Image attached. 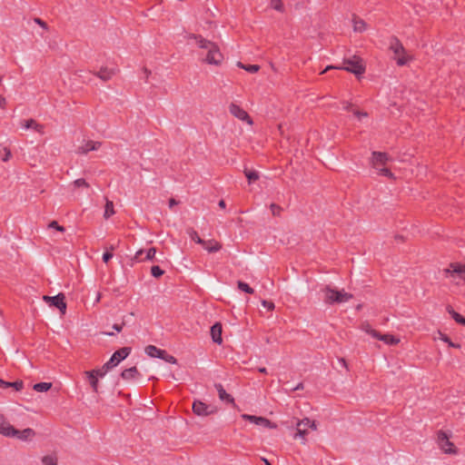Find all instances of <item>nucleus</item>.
Segmentation results:
<instances>
[{"instance_id":"1","label":"nucleus","mask_w":465,"mask_h":465,"mask_svg":"<svg viewBox=\"0 0 465 465\" xmlns=\"http://www.w3.org/2000/svg\"><path fill=\"white\" fill-rule=\"evenodd\" d=\"M190 37L195 40L199 48L207 51L203 60L205 63L214 65H220L223 63V55L215 43L203 38L202 35H192Z\"/></svg>"},{"instance_id":"2","label":"nucleus","mask_w":465,"mask_h":465,"mask_svg":"<svg viewBox=\"0 0 465 465\" xmlns=\"http://www.w3.org/2000/svg\"><path fill=\"white\" fill-rule=\"evenodd\" d=\"M343 64L344 66L328 65L321 74H325L327 71L331 69H342L359 76L365 72V66L362 64V60L361 57L357 55H354L349 59H344Z\"/></svg>"},{"instance_id":"3","label":"nucleus","mask_w":465,"mask_h":465,"mask_svg":"<svg viewBox=\"0 0 465 465\" xmlns=\"http://www.w3.org/2000/svg\"><path fill=\"white\" fill-rule=\"evenodd\" d=\"M390 50L393 52L394 59L400 66L405 65L408 62L412 60V57L407 54L404 46L396 36L391 38Z\"/></svg>"},{"instance_id":"4","label":"nucleus","mask_w":465,"mask_h":465,"mask_svg":"<svg viewBox=\"0 0 465 465\" xmlns=\"http://www.w3.org/2000/svg\"><path fill=\"white\" fill-rule=\"evenodd\" d=\"M324 302L328 304L346 302L352 299V294L326 286L322 289Z\"/></svg>"},{"instance_id":"5","label":"nucleus","mask_w":465,"mask_h":465,"mask_svg":"<svg viewBox=\"0 0 465 465\" xmlns=\"http://www.w3.org/2000/svg\"><path fill=\"white\" fill-rule=\"evenodd\" d=\"M308 428H311L312 430H316V422L314 420H311L309 418H304L296 424L297 432L295 434V438L300 437L302 440L303 444L306 441L305 436L308 433Z\"/></svg>"},{"instance_id":"6","label":"nucleus","mask_w":465,"mask_h":465,"mask_svg":"<svg viewBox=\"0 0 465 465\" xmlns=\"http://www.w3.org/2000/svg\"><path fill=\"white\" fill-rule=\"evenodd\" d=\"M145 352L150 357L159 358L169 363L175 364L177 362L176 359L173 355L168 354L164 350L158 349L154 345L146 346Z\"/></svg>"},{"instance_id":"7","label":"nucleus","mask_w":465,"mask_h":465,"mask_svg":"<svg viewBox=\"0 0 465 465\" xmlns=\"http://www.w3.org/2000/svg\"><path fill=\"white\" fill-rule=\"evenodd\" d=\"M131 352L130 347H123L114 352L108 361L105 362L106 369H113L116 367L123 360L127 358Z\"/></svg>"},{"instance_id":"8","label":"nucleus","mask_w":465,"mask_h":465,"mask_svg":"<svg viewBox=\"0 0 465 465\" xmlns=\"http://www.w3.org/2000/svg\"><path fill=\"white\" fill-rule=\"evenodd\" d=\"M437 440L439 447L443 452L448 454H455L457 452L454 444L449 440L448 435L444 431L440 430L438 432Z\"/></svg>"},{"instance_id":"9","label":"nucleus","mask_w":465,"mask_h":465,"mask_svg":"<svg viewBox=\"0 0 465 465\" xmlns=\"http://www.w3.org/2000/svg\"><path fill=\"white\" fill-rule=\"evenodd\" d=\"M43 300L49 303L51 306L56 307L62 314L65 313L66 311V302H65V296L64 293H58L55 296H47L44 295Z\"/></svg>"},{"instance_id":"10","label":"nucleus","mask_w":465,"mask_h":465,"mask_svg":"<svg viewBox=\"0 0 465 465\" xmlns=\"http://www.w3.org/2000/svg\"><path fill=\"white\" fill-rule=\"evenodd\" d=\"M229 112L232 115L242 122L247 123L249 125L253 124V121L249 114L238 104L234 103L230 104Z\"/></svg>"},{"instance_id":"11","label":"nucleus","mask_w":465,"mask_h":465,"mask_svg":"<svg viewBox=\"0 0 465 465\" xmlns=\"http://www.w3.org/2000/svg\"><path fill=\"white\" fill-rule=\"evenodd\" d=\"M447 277L460 278L465 281V263L451 262L450 266L443 270Z\"/></svg>"},{"instance_id":"12","label":"nucleus","mask_w":465,"mask_h":465,"mask_svg":"<svg viewBox=\"0 0 465 465\" xmlns=\"http://www.w3.org/2000/svg\"><path fill=\"white\" fill-rule=\"evenodd\" d=\"M8 429L9 431L6 437L16 438L21 440H31L35 436V431L30 428L19 430L12 426Z\"/></svg>"},{"instance_id":"13","label":"nucleus","mask_w":465,"mask_h":465,"mask_svg":"<svg viewBox=\"0 0 465 465\" xmlns=\"http://www.w3.org/2000/svg\"><path fill=\"white\" fill-rule=\"evenodd\" d=\"M193 411L198 416H208L215 413L217 409L212 405H207L201 401H195L193 404Z\"/></svg>"},{"instance_id":"14","label":"nucleus","mask_w":465,"mask_h":465,"mask_svg":"<svg viewBox=\"0 0 465 465\" xmlns=\"http://www.w3.org/2000/svg\"><path fill=\"white\" fill-rule=\"evenodd\" d=\"M242 418L245 420H249L252 423H255L256 425L263 426L266 428H272V429L276 428V424L272 423L271 420H269L268 419L263 418V417H257V416L250 415V414H242Z\"/></svg>"},{"instance_id":"15","label":"nucleus","mask_w":465,"mask_h":465,"mask_svg":"<svg viewBox=\"0 0 465 465\" xmlns=\"http://www.w3.org/2000/svg\"><path fill=\"white\" fill-rule=\"evenodd\" d=\"M102 145L101 142L97 141H88L85 143V144L79 146L77 148V153L80 154H86L91 151H96L98 150Z\"/></svg>"},{"instance_id":"16","label":"nucleus","mask_w":465,"mask_h":465,"mask_svg":"<svg viewBox=\"0 0 465 465\" xmlns=\"http://www.w3.org/2000/svg\"><path fill=\"white\" fill-rule=\"evenodd\" d=\"M389 160V155L386 153L373 152L372 153V165L375 169L383 166Z\"/></svg>"},{"instance_id":"17","label":"nucleus","mask_w":465,"mask_h":465,"mask_svg":"<svg viewBox=\"0 0 465 465\" xmlns=\"http://www.w3.org/2000/svg\"><path fill=\"white\" fill-rule=\"evenodd\" d=\"M222 331H223V328H222V324L220 322H216L215 324H213L212 326L211 336H212L213 342H215L217 344H221L223 342Z\"/></svg>"},{"instance_id":"18","label":"nucleus","mask_w":465,"mask_h":465,"mask_svg":"<svg viewBox=\"0 0 465 465\" xmlns=\"http://www.w3.org/2000/svg\"><path fill=\"white\" fill-rule=\"evenodd\" d=\"M215 389L218 391L219 399L221 401H227L229 403H232V405H235L234 399L232 397V395L225 391L222 384H215Z\"/></svg>"},{"instance_id":"19","label":"nucleus","mask_w":465,"mask_h":465,"mask_svg":"<svg viewBox=\"0 0 465 465\" xmlns=\"http://www.w3.org/2000/svg\"><path fill=\"white\" fill-rule=\"evenodd\" d=\"M115 70L114 69H109L107 67H102L98 72L94 73V74L100 78L101 80L106 82L108 80H110L113 75L115 74Z\"/></svg>"},{"instance_id":"20","label":"nucleus","mask_w":465,"mask_h":465,"mask_svg":"<svg viewBox=\"0 0 465 465\" xmlns=\"http://www.w3.org/2000/svg\"><path fill=\"white\" fill-rule=\"evenodd\" d=\"M139 376L140 372L135 366L131 367L129 369H125L121 373V377L125 381L136 379Z\"/></svg>"},{"instance_id":"21","label":"nucleus","mask_w":465,"mask_h":465,"mask_svg":"<svg viewBox=\"0 0 465 465\" xmlns=\"http://www.w3.org/2000/svg\"><path fill=\"white\" fill-rule=\"evenodd\" d=\"M375 339L382 341L383 342L389 345H396L400 342V339L394 337L393 335L381 334V332H378V336Z\"/></svg>"},{"instance_id":"22","label":"nucleus","mask_w":465,"mask_h":465,"mask_svg":"<svg viewBox=\"0 0 465 465\" xmlns=\"http://www.w3.org/2000/svg\"><path fill=\"white\" fill-rule=\"evenodd\" d=\"M208 252H216L222 249V244L215 240L205 241V245H202Z\"/></svg>"},{"instance_id":"23","label":"nucleus","mask_w":465,"mask_h":465,"mask_svg":"<svg viewBox=\"0 0 465 465\" xmlns=\"http://www.w3.org/2000/svg\"><path fill=\"white\" fill-rule=\"evenodd\" d=\"M0 388H14L16 391H19L24 388V382L22 381L10 382L0 380Z\"/></svg>"},{"instance_id":"24","label":"nucleus","mask_w":465,"mask_h":465,"mask_svg":"<svg viewBox=\"0 0 465 465\" xmlns=\"http://www.w3.org/2000/svg\"><path fill=\"white\" fill-rule=\"evenodd\" d=\"M24 126L25 128L26 129H29V128H33L34 130H35L38 134H44V125L38 124L36 121H35L34 119H29V120H26L24 124Z\"/></svg>"},{"instance_id":"25","label":"nucleus","mask_w":465,"mask_h":465,"mask_svg":"<svg viewBox=\"0 0 465 465\" xmlns=\"http://www.w3.org/2000/svg\"><path fill=\"white\" fill-rule=\"evenodd\" d=\"M353 30L357 33H362L367 29V24L361 18L353 16Z\"/></svg>"},{"instance_id":"26","label":"nucleus","mask_w":465,"mask_h":465,"mask_svg":"<svg viewBox=\"0 0 465 465\" xmlns=\"http://www.w3.org/2000/svg\"><path fill=\"white\" fill-rule=\"evenodd\" d=\"M84 375L88 379L93 391L98 392V377L89 371H84Z\"/></svg>"},{"instance_id":"27","label":"nucleus","mask_w":465,"mask_h":465,"mask_svg":"<svg viewBox=\"0 0 465 465\" xmlns=\"http://www.w3.org/2000/svg\"><path fill=\"white\" fill-rule=\"evenodd\" d=\"M12 425L5 420V416L0 413V434L8 435L9 429Z\"/></svg>"},{"instance_id":"28","label":"nucleus","mask_w":465,"mask_h":465,"mask_svg":"<svg viewBox=\"0 0 465 465\" xmlns=\"http://www.w3.org/2000/svg\"><path fill=\"white\" fill-rule=\"evenodd\" d=\"M187 233L188 235L190 236V238L195 242L196 243L198 244H201V245H205V240H203L197 233V232L193 229V228H189L187 229Z\"/></svg>"},{"instance_id":"29","label":"nucleus","mask_w":465,"mask_h":465,"mask_svg":"<svg viewBox=\"0 0 465 465\" xmlns=\"http://www.w3.org/2000/svg\"><path fill=\"white\" fill-rule=\"evenodd\" d=\"M114 203L108 199H106L105 206H104V219L110 218L112 215L114 214Z\"/></svg>"},{"instance_id":"30","label":"nucleus","mask_w":465,"mask_h":465,"mask_svg":"<svg viewBox=\"0 0 465 465\" xmlns=\"http://www.w3.org/2000/svg\"><path fill=\"white\" fill-rule=\"evenodd\" d=\"M448 312L456 322L465 326V318L462 315L455 312L451 307L448 308Z\"/></svg>"},{"instance_id":"31","label":"nucleus","mask_w":465,"mask_h":465,"mask_svg":"<svg viewBox=\"0 0 465 465\" xmlns=\"http://www.w3.org/2000/svg\"><path fill=\"white\" fill-rule=\"evenodd\" d=\"M52 387L51 382H39L34 385V390L38 392H44L50 390Z\"/></svg>"},{"instance_id":"32","label":"nucleus","mask_w":465,"mask_h":465,"mask_svg":"<svg viewBox=\"0 0 465 465\" xmlns=\"http://www.w3.org/2000/svg\"><path fill=\"white\" fill-rule=\"evenodd\" d=\"M237 287L239 290L249 294H252L254 292V290L252 287H250L249 284L242 281L237 282Z\"/></svg>"},{"instance_id":"33","label":"nucleus","mask_w":465,"mask_h":465,"mask_svg":"<svg viewBox=\"0 0 465 465\" xmlns=\"http://www.w3.org/2000/svg\"><path fill=\"white\" fill-rule=\"evenodd\" d=\"M238 66L241 68H243L244 70H246L247 72L252 73V74L257 73L260 70V66L257 64L245 65V64H242L241 62H239Z\"/></svg>"},{"instance_id":"34","label":"nucleus","mask_w":465,"mask_h":465,"mask_svg":"<svg viewBox=\"0 0 465 465\" xmlns=\"http://www.w3.org/2000/svg\"><path fill=\"white\" fill-rule=\"evenodd\" d=\"M244 174L248 179L249 183L257 181L259 179V173L256 171L244 170Z\"/></svg>"},{"instance_id":"35","label":"nucleus","mask_w":465,"mask_h":465,"mask_svg":"<svg viewBox=\"0 0 465 465\" xmlns=\"http://www.w3.org/2000/svg\"><path fill=\"white\" fill-rule=\"evenodd\" d=\"M439 335H440V339L442 341H444V342L448 343V345H449L450 347H452V348H460V345L459 343H454V342H452V341H450V339L446 334H444V333H442V332H439Z\"/></svg>"},{"instance_id":"36","label":"nucleus","mask_w":465,"mask_h":465,"mask_svg":"<svg viewBox=\"0 0 465 465\" xmlns=\"http://www.w3.org/2000/svg\"><path fill=\"white\" fill-rule=\"evenodd\" d=\"M42 462L45 465H57V459L54 455H46L43 457Z\"/></svg>"},{"instance_id":"37","label":"nucleus","mask_w":465,"mask_h":465,"mask_svg":"<svg viewBox=\"0 0 465 465\" xmlns=\"http://www.w3.org/2000/svg\"><path fill=\"white\" fill-rule=\"evenodd\" d=\"M271 6L278 12H284V5L282 0H271Z\"/></svg>"},{"instance_id":"38","label":"nucleus","mask_w":465,"mask_h":465,"mask_svg":"<svg viewBox=\"0 0 465 465\" xmlns=\"http://www.w3.org/2000/svg\"><path fill=\"white\" fill-rule=\"evenodd\" d=\"M376 170H377L378 174H380V175L387 176V177L391 178V179L394 178V175L390 171V169H388V168H386L384 166H380Z\"/></svg>"},{"instance_id":"39","label":"nucleus","mask_w":465,"mask_h":465,"mask_svg":"<svg viewBox=\"0 0 465 465\" xmlns=\"http://www.w3.org/2000/svg\"><path fill=\"white\" fill-rule=\"evenodd\" d=\"M362 330L371 335L373 338H376L378 336V331L372 329L369 323H363L362 324Z\"/></svg>"},{"instance_id":"40","label":"nucleus","mask_w":465,"mask_h":465,"mask_svg":"<svg viewBox=\"0 0 465 465\" xmlns=\"http://www.w3.org/2000/svg\"><path fill=\"white\" fill-rule=\"evenodd\" d=\"M111 369H106L105 368V363L102 366V368L100 369H95V370H92L90 371L91 372L94 373L97 377H101L103 378L106 373L107 371H109Z\"/></svg>"},{"instance_id":"41","label":"nucleus","mask_w":465,"mask_h":465,"mask_svg":"<svg viewBox=\"0 0 465 465\" xmlns=\"http://www.w3.org/2000/svg\"><path fill=\"white\" fill-rule=\"evenodd\" d=\"M151 273L153 277L159 278L164 273V272L158 265H153L151 268Z\"/></svg>"},{"instance_id":"42","label":"nucleus","mask_w":465,"mask_h":465,"mask_svg":"<svg viewBox=\"0 0 465 465\" xmlns=\"http://www.w3.org/2000/svg\"><path fill=\"white\" fill-rule=\"evenodd\" d=\"M270 209L273 216H279L282 211V208L276 203H272Z\"/></svg>"},{"instance_id":"43","label":"nucleus","mask_w":465,"mask_h":465,"mask_svg":"<svg viewBox=\"0 0 465 465\" xmlns=\"http://www.w3.org/2000/svg\"><path fill=\"white\" fill-rule=\"evenodd\" d=\"M74 187H85L89 188V183L83 178L77 179L74 182Z\"/></svg>"},{"instance_id":"44","label":"nucleus","mask_w":465,"mask_h":465,"mask_svg":"<svg viewBox=\"0 0 465 465\" xmlns=\"http://www.w3.org/2000/svg\"><path fill=\"white\" fill-rule=\"evenodd\" d=\"M3 152H4V154L2 157V161L5 163L8 162L12 157V153H11L10 149L7 147H4Z\"/></svg>"},{"instance_id":"45","label":"nucleus","mask_w":465,"mask_h":465,"mask_svg":"<svg viewBox=\"0 0 465 465\" xmlns=\"http://www.w3.org/2000/svg\"><path fill=\"white\" fill-rule=\"evenodd\" d=\"M155 253H156V249L154 247L148 249V251L146 252V256L143 260H147V261L153 260Z\"/></svg>"},{"instance_id":"46","label":"nucleus","mask_w":465,"mask_h":465,"mask_svg":"<svg viewBox=\"0 0 465 465\" xmlns=\"http://www.w3.org/2000/svg\"><path fill=\"white\" fill-rule=\"evenodd\" d=\"M48 227L49 228H53V229H55L57 230L58 232H64L65 231L64 227V226H61L58 224V223L56 221H52L49 224H48Z\"/></svg>"},{"instance_id":"47","label":"nucleus","mask_w":465,"mask_h":465,"mask_svg":"<svg viewBox=\"0 0 465 465\" xmlns=\"http://www.w3.org/2000/svg\"><path fill=\"white\" fill-rule=\"evenodd\" d=\"M262 305L269 311H273L275 308V305L272 302L266 301V300L262 301Z\"/></svg>"},{"instance_id":"48","label":"nucleus","mask_w":465,"mask_h":465,"mask_svg":"<svg viewBox=\"0 0 465 465\" xmlns=\"http://www.w3.org/2000/svg\"><path fill=\"white\" fill-rule=\"evenodd\" d=\"M34 22H35V24H37L38 25H40V26H41L42 28H44L45 30H48V25H47V24H46L44 20H42L41 18H39V17H35V18H34Z\"/></svg>"},{"instance_id":"49","label":"nucleus","mask_w":465,"mask_h":465,"mask_svg":"<svg viewBox=\"0 0 465 465\" xmlns=\"http://www.w3.org/2000/svg\"><path fill=\"white\" fill-rule=\"evenodd\" d=\"M353 114L358 117L359 119H361V117H367L368 116V113L366 112H361L359 110H353L352 111Z\"/></svg>"},{"instance_id":"50","label":"nucleus","mask_w":465,"mask_h":465,"mask_svg":"<svg viewBox=\"0 0 465 465\" xmlns=\"http://www.w3.org/2000/svg\"><path fill=\"white\" fill-rule=\"evenodd\" d=\"M143 250H139L136 252L134 257V260L136 261V262H142L143 261V259L142 258V255L143 254Z\"/></svg>"},{"instance_id":"51","label":"nucleus","mask_w":465,"mask_h":465,"mask_svg":"<svg viewBox=\"0 0 465 465\" xmlns=\"http://www.w3.org/2000/svg\"><path fill=\"white\" fill-rule=\"evenodd\" d=\"M113 257V252H105L103 255V261L104 262H108Z\"/></svg>"},{"instance_id":"52","label":"nucleus","mask_w":465,"mask_h":465,"mask_svg":"<svg viewBox=\"0 0 465 465\" xmlns=\"http://www.w3.org/2000/svg\"><path fill=\"white\" fill-rule=\"evenodd\" d=\"M5 104H6L5 98L0 94V107L5 108Z\"/></svg>"},{"instance_id":"53","label":"nucleus","mask_w":465,"mask_h":465,"mask_svg":"<svg viewBox=\"0 0 465 465\" xmlns=\"http://www.w3.org/2000/svg\"><path fill=\"white\" fill-rule=\"evenodd\" d=\"M343 104H344L343 108L345 110H347V111H353L351 104L345 102V103H343Z\"/></svg>"},{"instance_id":"54","label":"nucleus","mask_w":465,"mask_h":465,"mask_svg":"<svg viewBox=\"0 0 465 465\" xmlns=\"http://www.w3.org/2000/svg\"><path fill=\"white\" fill-rule=\"evenodd\" d=\"M178 202L174 198H171L169 200V207L173 208L174 205H177Z\"/></svg>"},{"instance_id":"55","label":"nucleus","mask_w":465,"mask_h":465,"mask_svg":"<svg viewBox=\"0 0 465 465\" xmlns=\"http://www.w3.org/2000/svg\"><path fill=\"white\" fill-rule=\"evenodd\" d=\"M123 325H124V323H123L122 325H119V324H114V325H113V328H114L116 331L120 332V331H122V329H123Z\"/></svg>"},{"instance_id":"56","label":"nucleus","mask_w":465,"mask_h":465,"mask_svg":"<svg viewBox=\"0 0 465 465\" xmlns=\"http://www.w3.org/2000/svg\"><path fill=\"white\" fill-rule=\"evenodd\" d=\"M303 389V383L302 382H300L295 388H294V391H297V390H302Z\"/></svg>"},{"instance_id":"57","label":"nucleus","mask_w":465,"mask_h":465,"mask_svg":"<svg viewBox=\"0 0 465 465\" xmlns=\"http://www.w3.org/2000/svg\"><path fill=\"white\" fill-rule=\"evenodd\" d=\"M218 204H219V206H220L221 208H225V205H226V204H225V202H224L223 200H221V201L219 202V203H218Z\"/></svg>"},{"instance_id":"58","label":"nucleus","mask_w":465,"mask_h":465,"mask_svg":"<svg viewBox=\"0 0 465 465\" xmlns=\"http://www.w3.org/2000/svg\"><path fill=\"white\" fill-rule=\"evenodd\" d=\"M258 371H259V372H261V373H267V370H266V368H264V367H261V368H259V369H258Z\"/></svg>"},{"instance_id":"59","label":"nucleus","mask_w":465,"mask_h":465,"mask_svg":"<svg viewBox=\"0 0 465 465\" xmlns=\"http://www.w3.org/2000/svg\"><path fill=\"white\" fill-rule=\"evenodd\" d=\"M102 294L100 292L97 293L95 302H99L101 301Z\"/></svg>"},{"instance_id":"60","label":"nucleus","mask_w":465,"mask_h":465,"mask_svg":"<svg viewBox=\"0 0 465 465\" xmlns=\"http://www.w3.org/2000/svg\"><path fill=\"white\" fill-rule=\"evenodd\" d=\"M340 361H341V364H342L345 368H347V362H346V361H345L343 358H341Z\"/></svg>"},{"instance_id":"61","label":"nucleus","mask_w":465,"mask_h":465,"mask_svg":"<svg viewBox=\"0 0 465 465\" xmlns=\"http://www.w3.org/2000/svg\"><path fill=\"white\" fill-rule=\"evenodd\" d=\"M262 460L264 462L265 465H272L269 460L265 458H262Z\"/></svg>"},{"instance_id":"62","label":"nucleus","mask_w":465,"mask_h":465,"mask_svg":"<svg viewBox=\"0 0 465 465\" xmlns=\"http://www.w3.org/2000/svg\"><path fill=\"white\" fill-rule=\"evenodd\" d=\"M115 249V246L114 245H110V247L108 248V252H113L114 250Z\"/></svg>"},{"instance_id":"63","label":"nucleus","mask_w":465,"mask_h":465,"mask_svg":"<svg viewBox=\"0 0 465 465\" xmlns=\"http://www.w3.org/2000/svg\"><path fill=\"white\" fill-rule=\"evenodd\" d=\"M144 72L145 74H147V76L151 74V72L147 68H144Z\"/></svg>"},{"instance_id":"64","label":"nucleus","mask_w":465,"mask_h":465,"mask_svg":"<svg viewBox=\"0 0 465 465\" xmlns=\"http://www.w3.org/2000/svg\"><path fill=\"white\" fill-rule=\"evenodd\" d=\"M107 335L111 336V335H114L113 332H108Z\"/></svg>"}]
</instances>
